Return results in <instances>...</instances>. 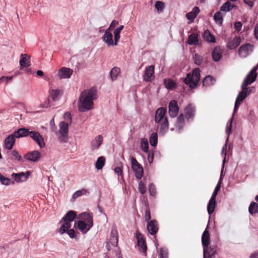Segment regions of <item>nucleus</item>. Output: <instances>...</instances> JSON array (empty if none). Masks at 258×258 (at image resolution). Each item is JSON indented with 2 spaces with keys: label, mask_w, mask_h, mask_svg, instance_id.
Masks as SVG:
<instances>
[{
  "label": "nucleus",
  "mask_w": 258,
  "mask_h": 258,
  "mask_svg": "<svg viewBox=\"0 0 258 258\" xmlns=\"http://www.w3.org/2000/svg\"><path fill=\"white\" fill-rule=\"evenodd\" d=\"M97 98V91L95 88L84 90L81 94L78 103V110L85 112L92 109L93 100Z\"/></svg>",
  "instance_id": "nucleus-1"
},
{
  "label": "nucleus",
  "mask_w": 258,
  "mask_h": 258,
  "mask_svg": "<svg viewBox=\"0 0 258 258\" xmlns=\"http://www.w3.org/2000/svg\"><path fill=\"white\" fill-rule=\"evenodd\" d=\"M77 217V213L74 211H69L61 219L59 223H62L59 228L58 229V232L62 235L67 233L69 237L73 238L75 237V231L73 229H70L73 222Z\"/></svg>",
  "instance_id": "nucleus-2"
},
{
  "label": "nucleus",
  "mask_w": 258,
  "mask_h": 258,
  "mask_svg": "<svg viewBox=\"0 0 258 258\" xmlns=\"http://www.w3.org/2000/svg\"><path fill=\"white\" fill-rule=\"evenodd\" d=\"M166 111V109L165 108H159L156 110L155 114V122L156 123L162 122L160 127V131L162 134L166 132L169 127L167 118L165 116Z\"/></svg>",
  "instance_id": "nucleus-3"
},
{
  "label": "nucleus",
  "mask_w": 258,
  "mask_h": 258,
  "mask_svg": "<svg viewBox=\"0 0 258 258\" xmlns=\"http://www.w3.org/2000/svg\"><path fill=\"white\" fill-rule=\"evenodd\" d=\"M200 78V70L199 68L192 71V74L188 73L184 79V82L190 88L193 89L197 87Z\"/></svg>",
  "instance_id": "nucleus-4"
},
{
  "label": "nucleus",
  "mask_w": 258,
  "mask_h": 258,
  "mask_svg": "<svg viewBox=\"0 0 258 258\" xmlns=\"http://www.w3.org/2000/svg\"><path fill=\"white\" fill-rule=\"evenodd\" d=\"M59 130L56 133L58 140L60 143H67L69 140L68 132L69 124L65 121H61L59 123Z\"/></svg>",
  "instance_id": "nucleus-5"
},
{
  "label": "nucleus",
  "mask_w": 258,
  "mask_h": 258,
  "mask_svg": "<svg viewBox=\"0 0 258 258\" xmlns=\"http://www.w3.org/2000/svg\"><path fill=\"white\" fill-rule=\"evenodd\" d=\"M254 45L250 43H246L240 46L238 50V56L244 58L249 56L253 51Z\"/></svg>",
  "instance_id": "nucleus-6"
},
{
  "label": "nucleus",
  "mask_w": 258,
  "mask_h": 258,
  "mask_svg": "<svg viewBox=\"0 0 258 258\" xmlns=\"http://www.w3.org/2000/svg\"><path fill=\"white\" fill-rule=\"evenodd\" d=\"M118 241V236L116 228L115 227H113L111 229L110 236L108 241L106 242V248H107V250L109 251L110 250L111 248L110 244L113 246H116L117 245Z\"/></svg>",
  "instance_id": "nucleus-7"
},
{
  "label": "nucleus",
  "mask_w": 258,
  "mask_h": 258,
  "mask_svg": "<svg viewBox=\"0 0 258 258\" xmlns=\"http://www.w3.org/2000/svg\"><path fill=\"white\" fill-rule=\"evenodd\" d=\"M132 168L135 172L136 177L138 179L142 178L143 175V168L142 165L138 163L137 160L134 157L131 159Z\"/></svg>",
  "instance_id": "nucleus-8"
},
{
  "label": "nucleus",
  "mask_w": 258,
  "mask_h": 258,
  "mask_svg": "<svg viewBox=\"0 0 258 258\" xmlns=\"http://www.w3.org/2000/svg\"><path fill=\"white\" fill-rule=\"evenodd\" d=\"M136 235L138 241V245L140 251L143 252L144 253V255L146 256V250L147 247L146 244L145 239H144L143 235L138 231H136Z\"/></svg>",
  "instance_id": "nucleus-9"
},
{
  "label": "nucleus",
  "mask_w": 258,
  "mask_h": 258,
  "mask_svg": "<svg viewBox=\"0 0 258 258\" xmlns=\"http://www.w3.org/2000/svg\"><path fill=\"white\" fill-rule=\"evenodd\" d=\"M29 136L40 148L45 147V144L44 139L39 132L36 131H30Z\"/></svg>",
  "instance_id": "nucleus-10"
},
{
  "label": "nucleus",
  "mask_w": 258,
  "mask_h": 258,
  "mask_svg": "<svg viewBox=\"0 0 258 258\" xmlns=\"http://www.w3.org/2000/svg\"><path fill=\"white\" fill-rule=\"evenodd\" d=\"M41 156V154L39 151L34 150L24 155V158L28 161L37 162L39 161Z\"/></svg>",
  "instance_id": "nucleus-11"
},
{
  "label": "nucleus",
  "mask_w": 258,
  "mask_h": 258,
  "mask_svg": "<svg viewBox=\"0 0 258 258\" xmlns=\"http://www.w3.org/2000/svg\"><path fill=\"white\" fill-rule=\"evenodd\" d=\"M154 65H151L146 68L143 75V80L146 82H151L155 78Z\"/></svg>",
  "instance_id": "nucleus-12"
},
{
  "label": "nucleus",
  "mask_w": 258,
  "mask_h": 258,
  "mask_svg": "<svg viewBox=\"0 0 258 258\" xmlns=\"http://www.w3.org/2000/svg\"><path fill=\"white\" fill-rule=\"evenodd\" d=\"M73 73L72 69L63 67L58 70L56 76L59 79H69L72 75Z\"/></svg>",
  "instance_id": "nucleus-13"
},
{
  "label": "nucleus",
  "mask_w": 258,
  "mask_h": 258,
  "mask_svg": "<svg viewBox=\"0 0 258 258\" xmlns=\"http://www.w3.org/2000/svg\"><path fill=\"white\" fill-rule=\"evenodd\" d=\"M103 41L107 44L108 47L115 45V41L113 40L112 34L109 30L106 29L102 37Z\"/></svg>",
  "instance_id": "nucleus-14"
},
{
  "label": "nucleus",
  "mask_w": 258,
  "mask_h": 258,
  "mask_svg": "<svg viewBox=\"0 0 258 258\" xmlns=\"http://www.w3.org/2000/svg\"><path fill=\"white\" fill-rule=\"evenodd\" d=\"M169 114L171 117H175L179 112V107L177 101L173 100L169 103Z\"/></svg>",
  "instance_id": "nucleus-15"
},
{
  "label": "nucleus",
  "mask_w": 258,
  "mask_h": 258,
  "mask_svg": "<svg viewBox=\"0 0 258 258\" xmlns=\"http://www.w3.org/2000/svg\"><path fill=\"white\" fill-rule=\"evenodd\" d=\"M80 221L84 222V223H87L89 226H93V215L92 213L87 212H84L79 215Z\"/></svg>",
  "instance_id": "nucleus-16"
},
{
  "label": "nucleus",
  "mask_w": 258,
  "mask_h": 258,
  "mask_svg": "<svg viewBox=\"0 0 258 258\" xmlns=\"http://www.w3.org/2000/svg\"><path fill=\"white\" fill-rule=\"evenodd\" d=\"M16 138L14 134L9 135L4 140L5 148L9 150H12L15 144Z\"/></svg>",
  "instance_id": "nucleus-17"
},
{
  "label": "nucleus",
  "mask_w": 258,
  "mask_h": 258,
  "mask_svg": "<svg viewBox=\"0 0 258 258\" xmlns=\"http://www.w3.org/2000/svg\"><path fill=\"white\" fill-rule=\"evenodd\" d=\"M103 137L102 135L96 136L91 142V149L92 151L96 150L99 148L103 143Z\"/></svg>",
  "instance_id": "nucleus-18"
},
{
  "label": "nucleus",
  "mask_w": 258,
  "mask_h": 258,
  "mask_svg": "<svg viewBox=\"0 0 258 258\" xmlns=\"http://www.w3.org/2000/svg\"><path fill=\"white\" fill-rule=\"evenodd\" d=\"M30 175V172L27 171L26 173L20 172L18 173H13L12 176L14 178L15 180L17 182H21L25 181L27 180L29 175Z\"/></svg>",
  "instance_id": "nucleus-19"
},
{
  "label": "nucleus",
  "mask_w": 258,
  "mask_h": 258,
  "mask_svg": "<svg viewBox=\"0 0 258 258\" xmlns=\"http://www.w3.org/2000/svg\"><path fill=\"white\" fill-rule=\"evenodd\" d=\"M257 74L256 72H253L252 70L251 71L247 74L245 77L242 83H244L245 85H250L252 83L255 82L256 79Z\"/></svg>",
  "instance_id": "nucleus-20"
},
{
  "label": "nucleus",
  "mask_w": 258,
  "mask_h": 258,
  "mask_svg": "<svg viewBox=\"0 0 258 258\" xmlns=\"http://www.w3.org/2000/svg\"><path fill=\"white\" fill-rule=\"evenodd\" d=\"M147 230L151 235H155L158 230L157 222L155 220H150L147 224Z\"/></svg>",
  "instance_id": "nucleus-21"
},
{
  "label": "nucleus",
  "mask_w": 258,
  "mask_h": 258,
  "mask_svg": "<svg viewBox=\"0 0 258 258\" xmlns=\"http://www.w3.org/2000/svg\"><path fill=\"white\" fill-rule=\"evenodd\" d=\"M200 10L199 7H195L192 11L186 14V18L189 20L188 24H190L194 21L195 19L200 13Z\"/></svg>",
  "instance_id": "nucleus-22"
},
{
  "label": "nucleus",
  "mask_w": 258,
  "mask_h": 258,
  "mask_svg": "<svg viewBox=\"0 0 258 258\" xmlns=\"http://www.w3.org/2000/svg\"><path fill=\"white\" fill-rule=\"evenodd\" d=\"M216 252L214 246H208L204 248V258H212L214 256Z\"/></svg>",
  "instance_id": "nucleus-23"
},
{
  "label": "nucleus",
  "mask_w": 258,
  "mask_h": 258,
  "mask_svg": "<svg viewBox=\"0 0 258 258\" xmlns=\"http://www.w3.org/2000/svg\"><path fill=\"white\" fill-rule=\"evenodd\" d=\"M247 97L244 92H240L236 99L234 108V113L238 109L241 102Z\"/></svg>",
  "instance_id": "nucleus-24"
},
{
  "label": "nucleus",
  "mask_w": 258,
  "mask_h": 258,
  "mask_svg": "<svg viewBox=\"0 0 258 258\" xmlns=\"http://www.w3.org/2000/svg\"><path fill=\"white\" fill-rule=\"evenodd\" d=\"M240 38L239 37H235L228 41L227 47L230 49H233L236 48L240 44Z\"/></svg>",
  "instance_id": "nucleus-25"
},
{
  "label": "nucleus",
  "mask_w": 258,
  "mask_h": 258,
  "mask_svg": "<svg viewBox=\"0 0 258 258\" xmlns=\"http://www.w3.org/2000/svg\"><path fill=\"white\" fill-rule=\"evenodd\" d=\"M30 131L28 129L25 128H21L17 131L14 132V136L16 138H20L22 137H25L29 135Z\"/></svg>",
  "instance_id": "nucleus-26"
},
{
  "label": "nucleus",
  "mask_w": 258,
  "mask_h": 258,
  "mask_svg": "<svg viewBox=\"0 0 258 258\" xmlns=\"http://www.w3.org/2000/svg\"><path fill=\"white\" fill-rule=\"evenodd\" d=\"M92 227V226H89L82 221L79 220L77 222V227L83 234L86 233Z\"/></svg>",
  "instance_id": "nucleus-27"
},
{
  "label": "nucleus",
  "mask_w": 258,
  "mask_h": 258,
  "mask_svg": "<svg viewBox=\"0 0 258 258\" xmlns=\"http://www.w3.org/2000/svg\"><path fill=\"white\" fill-rule=\"evenodd\" d=\"M19 63L21 67H27L30 66V59L26 54H21Z\"/></svg>",
  "instance_id": "nucleus-28"
},
{
  "label": "nucleus",
  "mask_w": 258,
  "mask_h": 258,
  "mask_svg": "<svg viewBox=\"0 0 258 258\" xmlns=\"http://www.w3.org/2000/svg\"><path fill=\"white\" fill-rule=\"evenodd\" d=\"M222 53V50L219 47H216L212 53L213 60L215 61H218L221 58Z\"/></svg>",
  "instance_id": "nucleus-29"
},
{
  "label": "nucleus",
  "mask_w": 258,
  "mask_h": 258,
  "mask_svg": "<svg viewBox=\"0 0 258 258\" xmlns=\"http://www.w3.org/2000/svg\"><path fill=\"white\" fill-rule=\"evenodd\" d=\"M202 242L203 249L207 247L210 244V235L208 231L206 229L202 236Z\"/></svg>",
  "instance_id": "nucleus-30"
},
{
  "label": "nucleus",
  "mask_w": 258,
  "mask_h": 258,
  "mask_svg": "<svg viewBox=\"0 0 258 258\" xmlns=\"http://www.w3.org/2000/svg\"><path fill=\"white\" fill-rule=\"evenodd\" d=\"M199 35L197 33H192L188 37L187 42L190 45H198L199 44Z\"/></svg>",
  "instance_id": "nucleus-31"
},
{
  "label": "nucleus",
  "mask_w": 258,
  "mask_h": 258,
  "mask_svg": "<svg viewBox=\"0 0 258 258\" xmlns=\"http://www.w3.org/2000/svg\"><path fill=\"white\" fill-rule=\"evenodd\" d=\"M236 6L231 4L229 2L227 1L225 2L221 7L220 11L227 13L232 10L233 9H235Z\"/></svg>",
  "instance_id": "nucleus-32"
},
{
  "label": "nucleus",
  "mask_w": 258,
  "mask_h": 258,
  "mask_svg": "<svg viewBox=\"0 0 258 258\" xmlns=\"http://www.w3.org/2000/svg\"><path fill=\"white\" fill-rule=\"evenodd\" d=\"M195 112V108L191 104H189L185 108V115L187 118H192L194 116Z\"/></svg>",
  "instance_id": "nucleus-33"
},
{
  "label": "nucleus",
  "mask_w": 258,
  "mask_h": 258,
  "mask_svg": "<svg viewBox=\"0 0 258 258\" xmlns=\"http://www.w3.org/2000/svg\"><path fill=\"white\" fill-rule=\"evenodd\" d=\"M165 87L168 90H173L177 87V84L173 80L170 79L164 80Z\"/></svg>",
  "instance_id": "nucleus-34"
},
{
  "label": "nucleus",
  "mask_w": 258,
  "mask_h": 258,
  "mask_svg": "<svg viewBox=\"0 0 258 258\" xmlns=\"http://www.w3.org/2000/svg\"><path fill=\"white\" fill-rule=\"evenodd\" d=\"M216 206V199L212 198L210 199L208 207H207V211L209 215H211L214 212L215 207Z\"/></svg>",
  "instance_id": "nucleus-35"
},
{
  "label": "nucleus",
  "mask_w": 258,
  "mask_h": 258,
  "mask_svg": "<svg viewBox=\"0 0 258 258\" xmlns=\"http://www.w3.org/2000/svg\"><path fill=\"white\" fill-rule=\"evenodd\" d=\"M105 163V158L103 156L99 157L96 163H95V167L98 170L101 169L104 166Z\"/></svg>",
  "instance_id": "nucleus-36"
},
{
  "label": "nucleus",
  "mask_w": 258,
  "mask_h": 258,
  "mask_svg": "<svg viewBox=\"0 0 258 258\" xmlns=\"http://www.w3.org/2000/svg\"><path fill=\"white\" fill-rule=\"evenodd\" d=\"M248 211L251 215L258 213V204L252 202L248 207Z\"/></svg>",
  "instance_id": "nucleus-37"
},
{
  "label": "nucleus",
  "mask_w": 258,
  "mask_h": 258,
  "mask_svg": "<svg viewBox=\"0 0 258 258\" xmlns=\"http://www.w3.org/2000/svg\"><path fill=\"white\" fill-rule=\"evenodd\" d=\"M203 37L205 40L210 42L214 43L216 42V39L214 36L211 34L209 31L206 30L203 34Z\"/></svg>",
  "instance_id": "nucleus-38"
},
{
  "label": "nucleus",
  "mask_w": 258,
  "mask_h": 258,
  "mask_svg": "<svg viewBox=\"0 0 258 258\" xmlns=\"http://www.w3.org/2000/svg\"><path fill=\"white\" fill-rule=\"evenodd\" d=\"M184 117L182 114H180L176 120V126L177 127L179 130H181L184 125Z\"/></svg>",
  "instance_id": "nucleus-39"
},
{
  "label": "nucleus",
  "mask_w": 258,
  "mask_h": 258,
  "mask_svg": "<svg viewBox=\"0 0 258 258\" xmlns=\"http://www.w3.org/2000/svg\"><path fill=\"white\" fill-rule=\"evenodd\" d=\"M214 20L217 24L222 25L223 21V18L221 12H218L215 14L214 16Z\"/></svg>",
  "instance_id": "nucleus-40"
},
{
  "label": "nucleus",
  "mask_w": 258,
  "mask_h": 258,
  "mask_svg": "<svg viewBox=\"0 0 258 258\" xmlns=\"http://www.w3.org/2000/svg\"><path fill=\"white\" fill-rule=\"evenodd\" d=\"M248 86V85H245L244 83H242L241 85V89H242V91L244 92L247 96H248L252 92V91L254 90V87H247Z\"/></svg>",
  "instance_id": "nucleus-41"
},
{
  "label": "nucleus",
  "mask_w": 258,
  "mask_h": 258,
  "mask_svg": "<svg viewBox=\"0 0 258 258\" xmlns=\"http://www.w3.org/2000/svg\"><path fill=\"white\" fill-rule=\"evenodd\" d=\"M149 144L148 140L146 138L142 139L141 141V148L145 153H148Z\"/></svg>",
  "instance_id": "nucleus-42"
},
{
  "label": "nucleus",
  "mask_w": 258,
  "mask_h": 258,
  "mask_svg": "<svg viewBox=\"0 0 258 258\" xmlns=\"http://www.w3.org/2000/svg\"><path fill=\"white\" fill-rule=\"evenodd\" d=\"M0 182L2 184L5 185H9L11 183L14 184V182L12 181L10 178L5 177L2 174L0 173Z\"/></svg>",
  "instance_id": "nucleus-43"
},
{
  "label": "nucleus",
  "mask_w": 258,
  "mask_h": 258,
  "mask_svg": "<svg viewBox=\"0 0 258 258\" xmlns=\"http://www.w3.org/2000/svg\"><path fill=\"white\" fill-rule=\"evenodd\" d=\"M158 142V135L156 133H153L150 138V143L152 146H156Z\"/></svg>",
  "instance_id": "nucleus-44"
},
{
  "label": "nucleus",
  "mask_w": 258,
  "mask_h": 258,
  "mask_svg": "<svg viewBox=\"0 0 258 258\" xmlns=\"http://www.w3.org/2000/svg\"><path fill=\"white\" fill-rule=\"evenodd\" d=\"M120 72L119 68L117 67L113 68L110 72V76L112 80L116 79L117 76Z\"/></svg>",
  "instance_id": "nucleus-45"
},
{
  "label": "nucleus",
  "mask_w": 258,
  "mask_h": 258,
  "mask_svg": "<svg viewBox=\"0 0 258 258\" xmlns=\"http://www.w3.org/2000/svg\"><path fill=\"white\" fill-rule=\"evenodd\" d=\"M61 94V92L59 90L54 89L52 90L51 93V96L53 101L58 99V97Z\"/></svg>",
  "instance_id": "nucleus-46"
},
{
  "label": "nucleus",
  "mask_w": 258,
  "mask_h": 258,
  "mask_svg": "<svg viewBox=\"0 0 258 258\" xmlns=\"http://www.w3.org/2000/svg\"><path fill=\"white\" fill-rule=\"evenodd\" d=\"M233 116L230 119L229 122H228L227 125H226V133L227 135V138L226 139V142L228 141L229 139V137L230 136V134L231 132V128H232V123L233 122Z\"/></svg>",
  "instance_id": "nucleus-47"
},
{
  "label": "nucleus",
  "mask_w": 258,
  "mask_h": 258,
  "mask_svg": "<svg viewBox=\"0 0 258 258\" xmlns=\"http://www.w3.org/2000/svg\"><path fill=\"white\" fill-rule=\"evenodd\" d=\"M213 79L212 77L208 76L205 78L203 81V85L204 86H209L213 83Z\"/></svg>",
  "instance_id": "nucleus-48"
},
{
  "label": "nucleus",
  "mask_w": 258,
  "mask_h": 258,
  "mask_svg": "<svg viewBox=\"0 0 258 258\" xmlns=\"http://www.w3.org/2000/svg\"><path fill=\"white\" fill-rule=\"evenodd\" d=\"M155 7L158 12H162L164 9V4L161 1L156 2Z\"/></svg>",
  "instance_id": "nucleus-49"
},
{
  "label": "nucleus",
  "mask_w": 258,
  "mask_h": 258,
  "mask_svg": "<svg viewBox=\"0 0 258 258\" xmlns=\"http://www.w3.org/2000/svg\"><path fill=\"white\" fill-rule=\"evenodd\" d=\"M11 153H12V155H13V156L15 158V159L16 160H17L18 161H21V162L23 161L21 156H20L19 155L18 152L17 150H12Z\"/></svg>",
  "instance_id": "nucleus-50"
},
{
  "label": "nucleus",
  "mask_w": 258,
  "mask_h": 258,
  "mask_svg": "<svg viewBox=\"0 0 258 258\" xmlns=\"http://www.w3.org/2000/svg\"><path fill=\"white\" fill-rule=\"evenodd\" d=\"M139 191L141 194H144L146 191V186L145 184L142 181L139 183L138 187Z\"/></svg>",
  "instance_id": "nucleus-51"
},
{
  "label": "nucleus",
  "mask_w": 258,
  "mask_h": 258,
  "mask_svg": "<svg viewBox=\"0 0 258 258\" xmlns=\"http://www.w3.org/2000/svg\"><path fill=\"white\" fill-rule=\"evenodd\" d=\"M159 258H168V252L166 249L164 248L160 249Z\"/></svg>",
  "instance_id": "nucleus-52"
},
{
  "label": "nucleus",
  "mask_w": 258,
  "mask_h": 258,
  "mask_svg": "<svg viewBox=\"0 0 258 258\" xmlns=\"http://www.w3.org/2000/svg\"><path fill=\"white\" fill-rule=\"evenodd\" d=\"M203 57L202 56L198 54H195L194 60L195 63L197 65H200L203 62Z\"/></svg>",
  "instance_id": "nucleus-53"
},
{
  "label": "nucleus",
  "mask_w": 258,
  "mask_h": 258,
  "mask_svg": "<svg viewBox=\"0 0 258 258\" xmlns=\"http://www.w3.org/2000/svg\"><path fill=\"white\" fill-rule=\"evenodd\" d=\"M86 190L85 189H81L76 191L73 195V198L75 199L85 194Z\"/></svg>",
  "instance_id": "nucleus-54"
},
{
  "label": "nucleus",
  "mask_w": 258,
  "mask_h": 258,
  "mask_svg": "<svg viewBox=\"0 0 258 258\" xmlns=\"http://www.w3.org/2000/svg\"><path fill=\"white\" fill-rule=\"evenodd\" d=\"M114 172L118 175H122V165L120 164V166H118L114 168Z\"/></svg>",
  "instance_id": "nucleus-55"
},
{
  "label": "nucleus",
  "mask_w": 258,
  "mask_h": 258,
  "mask_svg": "<svg viewBox=\"0 0 258 258\" xmlns=\"http://www.w3.org/2000/svg\"><path fill=\"white\" fill-rule=\"evenodd\" d=\"M120 34L119 32L114 30L113 32L114 40L115 41V45H117L118 43L119 42L120 39Z\"/></svg>",
  "instance_id": "nucleus-56"
},
{
  "label": "nucleus",
  "mask_w": 258,
  "mask_h": 258,
  "mask_svg": "<svg viewBox=\"0 0 258 258\" xmlns=\"http://www.w3.org/2000/svg\"><path fill=\"white\" fill-rule=\"evenodd\" d=\"M63 118L68 124L70 123L72 121L71 115L69 112H66L63 115Z\"/></svg>",
  "instance_id": "nucleus-57"
},
{
  "label": "nucleus",
  "mask_w": 258,
  "mask_h": 258,
  "mask_svg": "<svg viewBox=\"0 0 258 258\" xmlns=\"http://www.w3.org/2000/svg\"><path fill=\"white\" fill-rule=\"evenodd\" d=\"M149 188L150 195L154 196L156 194V188L155 185L153 183H151L150 184Z\"/></svg>",
  "instance_id": "nucleus-58"
},
{
  "label": "nucleus",
  "mask_w": 258,
  "mask_h": 258,
  "mask_svg": "<svg viewBox=\"0 0 258 258\" xmlns=\"http://www.w3.org/2000/svg\"><path fill=\"white\" fill-rule=\"evenodd\" d=\"M221 188V185H219V184H217L215 188V189L213 192L211 198L216 199V197L218 194V191L220 190Z\"/></svg>",
  "instance_id": "nucleus-59"
},
{
  "label": "nucleus",
  "mask_w": 258,
  "mask_h": 258,
  "mask_svg": "<svg viewBox=\"0 0 258 258\" xmlns=\"http://www.w3.org/2000/svg\"><path fill=\"white\" fill-rule=\"evenodd\" d=\"M118 25V22L115 20H113L111 23L109 28L107 29L108 30H110L111 29H114L117 25Z\"/></svg>",
  "instance_id": "nucleus-60"
},
{
  "label": "nucleus",
  "mask_w": 258,
  "mask_h": 258,
  "mask_svg": "<svg viewBox=\"0 0 258 258\" xmlns=\"http://www.w3.org/2000/svg\"><path fill=\"white\" fill-rule=\"evenodd\" d=\"M151 219L150 212V211L147 210L145 213V220L146 222H150Z\"/></svg>",
  "instance_id": "nucleus-61"
},
{
  "label": "nucleus",
  "mask_w": 258,
  "mask_h": 258,
  "mask_svg": "<svg viewBox=\"0 0 258 258\" xmlns=\"http://www.w3.org/2000/svg\"><path fill=\"white\" fill-rule=\"evenodd\" d=\"M242 24L240 22H236L234 24V28L235 29L239 32L241 30Z\"/></svg>",
  "instance_id": "nucleus-62"
},
{
  "label": "nucleus",
  "mask_w": 258,
  "mask_h": 258,
  "mask_svg": "<svg viewBox=\"0 0 258 258\" xmlns=\"http://www.w3.org/2000/svg\"><path fill=\"white\" fill-rule=\"evenodd\" d=\"M13 77L12 76L10 77H2L0 78L1 82H6L7 83L13 80Z\"/></svg>",
  "instance_id": "nucleus-63"
},
{
  "label": "nucleus",
  "mask_w": 258,
  "mask_h": 258,
  "mask_svg": "<svg viewBox=\"0 0 258 258\" xmlns=\"http://www.w3.org/2000/svg\"><path fill=\"white\" fill-rule=\"evenodd\" d=\"M42 106L45 108H49L51 106V105L50 104V101L49 99H48L47 101H46L43 104H42Z\"/></svg>",
  "instance_id": "nucleus-64"
}]
</instances>
